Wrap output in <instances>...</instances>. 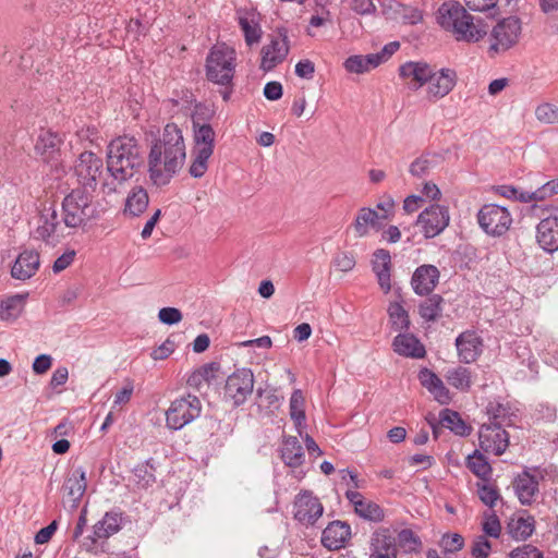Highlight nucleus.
Returning <instances> with one entry per match:
<instances>
[{"mask_svg": "<svg viewBox=\"0 0 558 558\" xmlns=\"http://www.w3.org/2000/svg\"><path fill=\"white\" fill-rule=\"evenodd\" d=\"M186 148L181 129L175 123L165 125L148 154V174L156 186L169 184L182 169Z\"/></svg>", "mask_w": 558, "mask_h": 558, "instance_id": "nucleus-1", "label": "nucleus"}, {"mask_svg": "<svg viewBox=\"0 0 558 558\" xmlns=\"http://www.w3.org/2000/svg\"><path fill=\"white\" fill-rule=\"evenodd\" d=\"M144 150L134 136H119L112 140L107 148V170L112 182H105L108 193L117 191L118 184L132 179L144 167Z\"/></svg>", "mask_w": 558, "mask_h": 558, "instance_id": "nucleus-2", "label": "nucleus"}, {"mask_svg": "<svg viewBox=\"0 0 558 558\" xmlns=\"http://www.w3.org/2000/svg\"><path fill=\"white\" fill-rule=\"evenodd\" d=\"M437 22L447 32L451 33L456 40L477 43L487 34V27L466 10L454 1L444 2L437 11Z\"/></svg>", "mask_w": 558, "mask_h": 558, "instance_id": "nucleus-3", "label": "nucleus"}, {"mask_svg": "<svg viewBox=\"0 0 558 558\" xmlns=\"http://www.w3.org/2000/svg\"><path fill=\"white\" fill-rule=\"evenodd\" d=\"M236 52L226 44L211 47L206 58V77L208 81L228 87L235 72Z\"/></svg>", "mask_w": 558, "mask_h": 558, "instance_id": "nucleus-4", "label": "nucleus"}, {"mask_svg": "<svg viewBox=\"0 0 558 558\" xmlns=\"http://www.w3.org/2000/svg\"><path fill=\"white\" fill-rule=\"evenodd\" d=\"M96 214L93 196L85 190H73L62 202V222L66 228L83 227L94 219Z\"/></svg>", "mask_w": 558, "mask_h": 558, "instance_id": "nucleus-5", "label": "nucleus"}, {"mask_svg": "<svg viewBox=\"0 0 558 558\" xmlns=\"http://www.w3.org/2000/svg\"><path fill=\"white\" fill-rule=\"evenodd\" d=\"M202 402L194 395H186L174 399L166 411V426L179 430L192 423L201 415Z\"/></svg>", "mask_w": 558, "mask_h": 558, "instance_id": "nucleus-6", "label": "nucleus"}, {"mask_svg": "<svg viewBox=\"0 0 558 558\" xmlns=\"http://www.w3.org/2000/svg\"><path fill=\"white\" fill-rule=\"evenodd\" d=\"M521 35V23L515 16L504 19L490 32L488 52L495 56L512 48Z\"/></svg>", "mask_w": 558, "mask_h": 558, "instance_id": "nucleus-7", "label": "nucleus"}, {"mask_svg": "<svg viewBox=\"0 0 558 558\" xmlns=\"http://www.w3.org/2000/svg\"><path fill=\"white\" fill-rule=\"evenodd\" d=\"M477 221L485 233L500 236L509 230L512 217L505 206L486 204L480 209Z\"/></svg>", "mask_w": 558, "mask_h": 558, "instance_id": "nucleus-8", "label": "nucleus"}, {"mask_svg": "<svg viewBox=\"0 0 558 558\" xmlns=\"http://www.w3.org/2000/svg\"><path fill=\"white\" fill-rule=\"evenodd\" d=\"M253 388V372L246 367L238 368L226 380L225 397L231 400L234 407H239L252 395Z\"/></svg>", "mask_w": 558, "mask_h": 558, "instance_id": "nucleus-9", "label": "nucleus"}, {"mask_svg": "<svg viewBox=\"0 0 558 558\" xmlns=\"http://www.w3.org/2000/svg\"><path fill=\"white\" fill-rule=\"evenodd\" d=\"M122 522L123 515L121 512H106L104 517L93 526L92 535L87 536L83 541L82 546L89 553L95 551L98 542L108 539L121 530Z\"/></svg>", "mask_w": 558, "mask_h": 558, "instance_id": "nucleus-10", "label": "nucleus"}, {"mask_svg": "<svg viewBox=\"0 0 558 558\" xmlns=\"http://www.w3.org/2000/svg\"><path fill=\"white\" fill-rule=\"evenodd\" d=\"M450 215L447 206L434 204L425 208L417 217V225L421 226L426 239L440 234L449 225Z\"/></svg>", "mask_w": 558, "mask_h": 558, "instance_id": "nucleus-11", "label": "nucleus"}, {"mask_svg": "<svg viewBox=\"0 0 558 558\" xmlns=\"http://www.w3.org/2000/svg\"><path fill=\"white\" fill-rule=\"evenodd\" d=\"M290 50L289 38L286 31H279L272 36L269 44L262 48L260 69L264 72L274 70L278 64L282 63Z\"/></svg>", "mask_w": 558, "mask_h": 558, "instance_id": "nucleus-12", "label": "nucleus"}, {"mask_svg": "<svg viewBox=\"0 0 558 558\" xmlns=\"http://www.w3.org/2000/svg\"><path fill=\"white\" fill-rule=\"evenodd\" d=\"M102 159L93 151L86 150L80 154L74 166V172L80 184L94 190L97 185L98 178L102 173Z\"/></svg>", "mask_w": 558, "mask_h": 558, "instance_id": "nucleus-13", "label": "nucleus"}, {"mask_svg": "<svg viewBox=\"0 0 558 558\" xmlns=\"http://www.w3.org/2000/svg\"><path fill=\"white\" fill-rule=\"evenodd\" d=\"M64 225L59 220L53 207L45 208L39 217V225L35 230V238L47 244H56L64 236Z\"/></svg>", "mask_w": 558, "mask_h": 558, "instance_id": "nucleus-14", "label": "nucleus"}, {"mask_svg": "<svg viewBox=\"0 0 558 558\" xmlns=\"http://www.w3.org/2000/svg\"><path fill=\"white\" fill-rule=\"evenodd\" d=\"M480 448L496 456L502 454L509 446V435L499 425L483 424L478 430Z\"/></svg>", "mask_w": 558, "mask_h": 558, "instance_id": "nucleus-15", "label": "nucleus"}, {"mask_svg": "<svg viewBox=\"0 0 558 558\" xmlns=\"http://www.w3.org/2000/svg\"><path fill=\"white\" fill-rule=\"evenodd\" d=\"M399 76L411 90H418L433 77V68L422 61H408L399 66Z\"/></svg>", "mask_w": 558, "mask_h": 558, "instance_id": "nucleus-16", "label": "nucleus"}, {"mask_svg": "<svg viewBox=\"0 0 558 558\" xmlns=\"http://www.w3.org/2000/svg\"><path fill=\"white\" fill-rule=\"evenodd\" d=\"M323 511L319 499L310 492L299 494L294 500V518L303 524H314Z\"/></svg>", "mask_w": 558, "mask_h": 558, "instance_id": "nucleus-17", "label": "nucleus"}, {"mask_svg": "<svg viewBox=\"0 0 558 558\" xmlns=\"http://www.w3.org/2000/svg\"><path fill=\"white\" fill-rule=\"evenodd\" d=\"M539 468L525 470L514 480L515 494L522 505H531L538 493V481L543 478Z\"/></svg>", "mask_w": 558, "mask_h": 558, "instance_id": "nucleus-18", "label": "nucleus"}, {"mask_svg": "<svg viewBox=\"0 0 558 558\" xmlns=\"http://www.w3.org/2000/svg\"><path fill=\"white\" fill-rule=\"evenodd\" d=\"M457 72L453 69L444 68L438 72L433 70V77L427 81V97L430 101L447 96L457 84Z\"/></svg>", "mask_w": 558, "mask_h": 558, "instance_id": "nucleus-19", "label": "nucleus"}, {"mask_svg": "<svg viewBox=\"0 0 558 558\" xmlns=\"http://www.w3.org/2000/svg\"><path fill=\"white\" fill-rule=\"evenodd\" d=\"M440 272L434 265L424 264L418 266L411 278V287L415 294L429 295L439 281Z\"/></svg>", "mask_w": 558, "mask_h": 558, "instance_id": "nucleus-20", "label": "nucleus"}, {"mask_svg": "<svg viewBox=\"0 0 558 558\" xmlns=\"http://www.w3.org/2000/svg\"><path fill=\"white\" fill-rule=\"evenodd\" d=\"M235 19L244 35L245 44L250 47L258 44L263 35L259 14L251 9H238Z\"/></svg>", "mask_w": 558, "mask_h": 558, "instance_id": "nucleus-21", "label": "nucleus"}, {"mask_svg": "<svg viewBox=\"0 0 558 558\" xmlns=\"http://www.w3.org/2000/svg\"><path fill=\"white\" fill-rule=\"evenodd\" d=\"M458 356L461 362L469 364L475 362L483 352V340L473 330H466L456 338Z\"/></svg>", "mask_w": 558, "mask_h": 558, "instance_id": "nucleus-22", "label": "nucleus"}, {"mask_svg": "<svg viewBox=\"0 0 558 558\" xmlns=\"http://www.w3.org/2000/svg\"><path fill=\"white\" fill-rule=\"evenodd\" d=\"M428 424L433 429L435 438H438L440 427H447L458 436H468L471 433V427L465 424L460 414L450 409H444L439 413V423L436 420L427 418Z\"/></svg>", "mask_w": 558, "mask_h": 558, "instance_id": "nucleus-23", "label": "nucleus"}, {"mask_svg": "<svg viewBox=\"0 0 558 558\" xmlns=\"http://www.w3.org/2000/svg\"><path fill=\"white\" fill-rule=\"evenodd\" d=\"M62 143L60 134L50 130H41L35 144V151L46 162L57 161Z\"/></svg>", "mask_w": 558, "mask_h": 558, "instance_id": "nucleus-24", "label": "nucleus"}, {"mask_svg": "<svg viewBox=\"0 0 558 558\" xmlns=\"http://www.w3.org/2000/svg\"><path fill=\"white\" fill-rule=\"evenodd\" d=\"M351 537V527L347 522L332 521L330 522L322 535V544L330 550H337L347 544Z\"/></svg>", "mask_w": 558, "mask_h": 558, "instance_id": "nucleus-25", "label": "nucleus"}, {"mask_svg": "<svg viewBox=\"0 0 558 558\" xmlns=\"http://www.w3.org/2000/svg\"><path fill=\"white\" fill-rule=\"evenodd\" d=\"M373 271L384 293L391 290V256L387 250L378 248L374 252L372 260Z\"/></svg>", "mask_w": 558, "mask_h": 558, "instance_id": "nucleus-26", "label": "nucleus"}, {"mask_svg": "<svg viewBox=\"0 0 558 558\" xmlns=\"http://www.w3.org/2000/svg\"><path fill=\"white\" fill-rule=\"evenodd\" d=\"M536 239L544 251H558V217L542 219L536 228Z\"/></svg>", "mask_w": 558, "mask_h": 558, "instance_id": "nucleus-27", "label": "nucleus"}, {"mask_svg": "<svg viewBox=\"0 0 558 558\" xmlns=\"http://www.w3.org/2000/svg\"><path fill=\"white\" fill-rule=\"evenodd\" d=\"M39 264V254L33 250H25L16 257L11 275L19 280L29 279L36 274Z\"/></svg>", "mask_w": 558, "mask_h": 558, "instance_id": "nucleus-28", "label": "nucleus"}, {"mask_svg": "<svg viewBox=\"0 0 558 558\" xmlns=\"http://www.w3.org/2000/svg\"><path fill=\"white\" fill-rule=\"evenodd\" d=\"M388 219L387 215H380L375 209L363 207L357 211L353 228L357 236L363 238L368 234L369 228L379 230L383 222Z\"/></svg>", "mask_w": 558, "mask_h": 558, "instance_id": "nucleus-29", "label": "nucleus"}, {"mask_svg": "<svg viewBox=\"0 0 558 558\" xmlns=\"http://www.w3.org/2000/svg\"><path fill=\"white\" fill-rule=\"evenodd\" d=\"M393 351L399 355L422 359L425 356V348L420 340L411 333H400L393 339Z\"/></svg>", "mask_w": 558, "mask_h": 558, "instance_id": "nucleus-30", "label": "nucleus"}, {"mask_svg": "<svg viewBox=\"0 0 558 558\" xmlns=\"http://www.w3.org/2000/svg\"><path fill=\"white\" fill-rule=\"evenodd\" d=\"M420 381L441 404L450 402L451 397L448 388L444 385L442 380L432 371L423 368L418 375Z\"/></svg>", "mask_w": 558, "mask_h": 558, "instance_id": "nucleus-31", "label": "nucleus"}, {"mask_svg": "<svg viewBox=\"0 0 558 558\" xmlns=\"http://www.w3.org/2000/svg\"><path fill=\"white\" fill-rule=\"evenodd\" d=\"M280 457L290 468L301 466L304 462V451L295 436H283L280 447Z\"/></svg>", "mask_w": 558, "mask_h": 558, "instance_id": "nucleus-32", "label": "nucleus"}, {"mask_svg": "<svg viewBox=\"0 0 558 558\" xmlns=\"http://www.w3.org/2000/svg\"><path fill=\"white\" fill-rule=\"evenodd\" d=\"M86 472L83 468L74 469L63 484V490L73 502V506H77L86 490Z\"/></svg>", "mask_w": 558, "mask_h": 558, "instance_id": "nucleus-33", "label": "nucleus"}, {"mask_svg": "<svg viewBox=\"0 0 558 558\" xmlns=\"http://www.w3.org/2000/svg\"><path fill=\"white\" fill-rule=\"evenodd\" d=\"M148 204L147 191L142 186H135L126 197L124 213L133 217L140 216L146 210Z\"/></svg>", "mask_w": 558, "mask_h": 558, "instance_id": "nucleus-34", "label": "nucleus"}, {"mask_svg": "<svg viewBox=\"0 0 558 558\" xmlns=\"http://www.w3.org/2000/svg\"><path fill=\"white\" fill-rule=\"evenodd\" d=\"M25 307V296L15 294L3 299L0 302V319L13 322L20 317Z\"/></svg>", "mask_w": 558, "mask_h": 558, "instance_id": "nucleus-35", "label": "nucleus"}, {"mask_svg": "<svg viewBox=\"0 0 558 558\" xmlns=\"http://www.w3.org/2000/svg\"><path fill=\"white\" fill-rule=\"evenodd\" d=\"M194 130V147L193 149H204L214 153L215 132L209 124H199L193 122Z\"/></svg>", "mask_w": 558, "mask_h": 558, "instance_id": "nucleus-36", "label": "nucleus"}, {"mask_svg": "<svg viewBox=\"0 0 558 558\" xmlns=\"http://www.w3.org/2000/svg\"><path fill=\"white\" fill-rule=\"evenodd\" d=\"M534 523L535 522H534L533 517L513 518L508 523L507 530H508L509 535L513 539L524 541L533 534V532L535 530Z\"/></svg>", "mask_w": 558, "mask_h": 558, "instance_id": "nucleus-37", "label": "nucleus"}, {"mask_svg": "<svg viewBox=\"0 0 558 558\" xmlns=\"http://www.w3.org/2000/svg\"><path fill=\"white\" fill-rule=\"evenodd\" d=\"M131 482L138 489H147L156 482L155 468L150 461L143 462L133 469Z\"/></svg>", "mask_w": 558, "mask_h": 558, "instance_id": "nucleus-38", "label": "nucleus"}, {"mask_svg": "<svg viewBox=\"0 0 558 558\" xmlns=\"http://www.w3.org/2000/svg\"><path fill=\"white\" fill-rule=\"evenodd\" d=\"M465 464L475 476L482 481H489L493 469L484 454L478 450L468 456Z\"/></svg>", "mask_w": 558, "mask_h": 558, "instance_id": "nucleus-39", "label": "nucleus"}, {"mask_svg": "<svg viewBox=\"0 0 558 558\" xmlns=\"http://www.w3.org/2000/svg\"><path fill=\"white\" fill-rule=\"evenodd\" d=\"M371 545V554L373 555L389 554L397 556L396 538L387 530L374 533Z\"/></svg>", "mask_w": 558, "mask_h": 558, "instance_id": "nucleus-40", "label": "nucleus"}, {"mask_svg": "<svg viewBox=\"0 0 558 558\" xmlns=\"http://www.w3.org/2000/svg\"><path fill=\"white\" fill-rule=\"evenodd\" d=\"M377 66L378 63L373 53L351 56L344 62L345 70L356 74L368 72Z\"/></svg>", "mask_w": 558, "mask_h": 558, "instance_id": "nucleus-41", "label": "nucleus"}, {"mask_svg": "<svg viewBox=\"0 0 558 558\" xmlns=\"http://www.w3.org/2000/svg\"><path fill=\"white\" fill-rule=\"evenodd\" d=\"M445 377L450 386L461 391H468L472 386L471 371L463 366L448 369Z\"/></svg>", "mask_w": 558, "mask_h": 558, "instance_id": "nucleus-42", "label": "nucleus"}, {"mask_svg": "<svg viewBox=\"0 0 558 558\" xmlns=\"http://www.w3.org/2000/svg\"><path fill=\"white\" fill-rule=\"evenodd\" d=\"M304 397L300 389H296L292 392L290 398V416L295 423L296 429L300 435H302L301 427L305 423V409H304Z\"/></svg>", "mask_w": 558, "mask_h": 558, "instance_id": "nucleus-43", "label": "nucleus"}, {"mask_svg": "<svg viewBox=\"0 0 558 558\" xmlns=\"http://www.w3.org/2000/svg\"><path fill=\"white\" fill-rule=\"evenodd\" d=\"M444 299L439 294H433L418 306L421 317L427 322H435L441 314Z\"/></svg>", "mask_w": 558, "mask_h": 558, "instance_id": "nucleus-44", "label": "nucleus"}, {"mask_svg": "<svg viewBox=\"0 0 558 558\" xmlns=\"http://www.w3.org/2000/svg\"><path fill=\"white\" fill-rule=\"evenodd\" d=\"M211 155L213 153L204 149H192V161L189 168V173L192 178L199 179L206 173Z\"/></svg>", "mask_w": 558, "mask_h": 558, "instance_id": "nucleus-45", "label": "nucleus"}, {"mask_svg": "<svg viewBox=\"0 0 558 558\" xmlns=\"http://www.w3.org/2000/svg\"><path fill=\"white\" fill-rule=\"evenodd\" d=\"M389 320L396 331L407 330L410 327V317L408 312L399 302H392L388 307Z\"/></svg>", "mask_w": 558, "mask_h": 558, "instance_id": "nucleus-46", "label": "nucleus"}, {"mask_svg": "<svg viewBox=\"0 0 558 558\" xmlns=\"http://www.w3.org/2000/svg\"><path fill=\"white\" fill-rule=\"evenodd\" d=\"M397 543L407 553L418 551L422 547L421 538L410 529H403L398 533Z\"/></svg>", "mask_w": 558, "mask_h": 558, "instance_id": "nucleus-47", "label": "nucleus"}, {"mask_svg": "<svg viewBox=\"0 0 558 558\" xmlns=\"http://www.w3.org/2000/svg\"><path fill=\"white\" fill-rule=\"evenodd\" d=\"M355 512L361 518L373 522H380L385 517L384 510L379 505L366 499L362 504H359V507H356Z\"/></svg>", "mask_w": 558, "mask_h": 558, "instance_id": "nucleus-48", "label": "nucleus"}, {"mask_svg": "<svg viewBox=\"0 0 558 558\" xmlns=\"http://www.w3.org/2000/svg\"><path fill=\"white\" fill-rule=\"evenodd\" d=\"M476 488L480 500L485 506L494 508L497 500L500 498L497 487L488 483V481H483L476 483Z\"/></svg>", "mask_w": 558, "mask_h": 558, "instance_id": "nucleus-49", "label": "nucleus"}, {"mask_svg": "<svg viewBox=\"0 0 558 558\" xmlns=\"http://www.w3.org/2000/svg\"><path fill=\"white\" fill-rule=\"evenodd\" d=\"M487 414L489 416L490 425H510L511 417L509 410L504 404L490 402L487 405Z\"/></svg>", "mask_w": 558, "mask_h": 558, "instance_id": "nucleus-50", "label": "nucleus"}, {"mask_svg": "<svg viewBox=\"0 0 558 558\" xmlns=\"http://www.w3.org/2000/svg\"><path fill=\"white\" fill-rule=\"evenodd\" d=\"M536 119L546 124L558 123V107L551 104H542L535 109Z\"/></svg>", "mask_w": 558, "mask_h": 558, "instance_id": "nucleus-51", "label": "nucleus"}, {"mask_svg": "<svg viewBox=\"0 0 558 558\" xmlns=\"http://www.w3.org/2000/svg\"><path fill=\"white\" fill-rule=\"evenodd\" d=\"M492 553V543L485 535H476L471 544L472 558H488Z\"/></svg>", "mask_w": 558, "mask_h": 558, "instance_id": "nucleus-52", "label": "nucleus"}, {"mask_svg": "<svg viewBox=\"0 0 558 558\" xmlns=\"http://www.w3.org/2000/svg\"><path fill=\"white\" fill-rule=\"evenodd\" d=\"M483 535L498 538L501 534V524L495 512L485 513L482 523Z\"/></svg>", "mask_w": 558, "mask_h": 558, "instance_id": "nucleus-53", "label": "nucleus"}, {"mask_svg": "<svg viewBox=\"0 0 558 558\" xmlns=\"http://www.w3.org/2000/svg\"><path fill=\"white\" fill-rule=\"evenodd\" d=\"M439 545L446 553L453 554L463 548L464 538L458 533H447L442 535Z\"/></svg>", "mask_w": 558, "mask_h": 558, "instance_id": "nucleus-54", "label": "nucleus"}, {"mask_svg": "<svg viewBox=\"0 0 558 558\" xmlns=\"http://www.w3.org/2000/svg\"><path fill=\"white\" fill-rule=\"evenodd\" d=\"M344 472V470L342 471ZM347 474L342 475V480H347V475L350 478V482L352 483V487L354 489H348L345 492L347 499L354 506V510L356 507H359V504H362L365 499L356 489L361 486L357 480V475L351 471H345Z\"/></svg>", "mask_w": 558, "mask_h": 558, "instance_id": "nucleus-55", "label": "nucleus"}, {"mask_svg": "<svg viewBox=\"0 0 558 558\" xmlns=\"http://www.w3.org/2000/svg\"><path fill=\"white\" fill-rule=\"evenodd\" d=\"M397 13L404 24L415 25L423 20L422 11L415 7L400 5Z\"/></svg>", "mask_w": 558, "mask_h": 558, "instance_id": "nucleus-56", "label": "nucleus"}, {"mask_svg": "<svg viewBox=\"0 0 558 558\" xmlns=\"http://www.w3.org/2000/svg\"><path fill=\"white\" fill-rule=\"evenodd\" d=\"M509 558H544V555L537 547L524 544L512 549L509 553Z\"/></svg>", "mask_w": 558, "mask_h": 558, "instance_id": "nucleus-57", "label": "nucleus"}, {"mask_svg": "<svg viewBox=\"0 0 558 558\" xmlns=\"http://www.w3.org/2000/svg\"><path fill=\"white\" fill-rule=\"evenodd\" d=\"M134 391V384L131 379H125L123 387L114 395L113 408L130 402Z\"/></svg>", "mask_w": 558, "mask_h": 558, "instance_id": "nucleus-58", "label": "nucleus"}, {"mask_svg": "<svg viewBox=\"0 0 558 558\" xmlns=\"http://www.w3.org/2000/svg\"><path fill=\"white\" fill-rule=\"evenodd\" d=\"M432 168L430 160L425 157L421 156L416 158L411 165H410V173L414 177L421 178L428 173V171Z\"/></svg>", "mask_w": 558, "mask_h": 558, "instance_id": "nucleus-59", "label": "nucleus"}, {"mask_svg": "<svg viewBox=\"0 0 558 558\" xmlns=\"http://www.w3.org/2000/svg\"><path fill=\"white\" fill-rule=\"evenodd\" d=\"M333 266L340 271H350L355 266L354 256L347 252H340L333 258Z\"/></svg>", "mask_w": 558, "mask_h": 558, "instance_id": "nucleus-60", "label": "nucleus"}, {"mask_svg": "<svg viewBox=\"0 0 558 558\" xmlns=\"http://www.w3.org/2000/svg\"><path fill=\"white\" fill-rule=\"evenodd\" d=\"M158 318L166 325H174L182 320V313L175 307H162L158 313Z\"/></svg>", "mask_w": 558, "mask_h": 558, "instance_id": "nucleus-61", "label": "nucleus"}, {"mask_svg": "<svg viewBox=\"0 0 558 558\" xmlns=\"http://www.w3.org/2000/svg\"><path fill=\"white\" fill-rule=\"evenodd\" d=\"M556 194H558V179L550 180L534 191V196L539 201H545Z\"/></svg>", "mask_w": 558, "mask_h": 558, "instance_id": "nucleus-62", "label": "nucleus"}, {"mask_svg": "<svg viewBox=\"0 0 558 558\" xmlns=\"http://www.w3.org/2000/svg\"><path fill=\"white\" fill-rule=\"evenodd\" d=\"M350 7L360 15H373L377 10L373 0H351Z\"/></svg>", "mask_w": 558, "mask_h": 558, "instance_id": "nucleus-63", "label": "nucleus"}, {"mask_svg": "<svg viewBox=\"0 0 558 558\" xmlns=\"http://www.w3.org/2000/svg\"><path fill=\"white\" fill-rule=\"evenodd\" d=\"M175 349V342L168 338L161 345L155 349L150 356L156 360H165L167 359Z\"/></svg>", "mask_w": 558, "mask_h": 558, "instance_id": "nucleus-64", "label": "nucleus"}]
</instances>
